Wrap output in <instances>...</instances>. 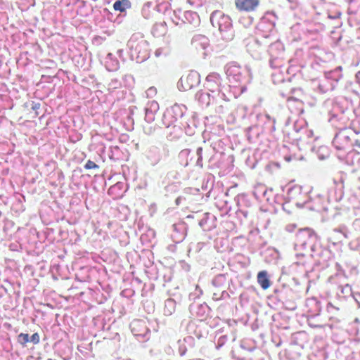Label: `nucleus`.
Masks as SVG:
<instances>
[{
  "label": "nucleus",
  "instance_id": "f257e3e1",
  "mask_svg": "<svg viewBox=\"0 0 360 360\" xmlns=\"http://www.w3.org/2000/svg\"><path fill=\"white\" fill-rule=\"evenodd\" d=\"M200 83V76L195 72H190L181 77L178 82V87L181 91H189L197 86Z\"/></svg>",
  "mask_w": 360,
  "mask_h": 360
},
{
  "label": "nucleus",
  "instance_id": "f03ea898",
  "mask_svg": "<svg viewBox=\"0 0 360 360\" xmlns=\"http://www.w3.org/2000/svg\"><path fill=\"white\" fill-rule=\"evenodd\" d=\"M210 21L213 27L218 28L220 32L226 31L231 26L229 17L218 11L212 13Z\"/></svg>",
  "mask_w": 360,
  "mask_h": 360
},
{
  "label": "nucleus",
  "instance_id": "7ed1b4c3",
  "mask_svg": "<svg viewBox=\"0 0 360 360\" xmlns=\"http://www.w3.org/2000/svg\"><path fill=\"white\" fill-rule=\"evenodd\" d=\"M236 10L240 13L256 12L260 5L261 0H234Z\"/></svg>",
  "mask_w": 360,
  "mask_h": 360
},
{
  "label": "nucleus",
  "instance_id": "20e7f679",
  "mask_svg": "<svg viewBox=\"0 0 360 360\" xmlns=\"http://www.w3.org/2000/svg\"><path fill=\"white\" fill-rule=\"evenodd\" d=\"M220 75L216 72L209 74L206 78L205 82L207 88L212 92H214L220 84Z\"/></svg>",
  "mask_w": 360,
  "mask_h": 360
},
{
  "label": "nucleus",
  "instance_id": "39448f33",
  "mask_svg": "<svg viewBox=\"0 0 360 360\" xmlns=\"http://www.w3.org/2000/svg\"><path fill=\"white\" fill-rule=\"evenodd\" d=\"M350 141L349 136L340 134L335 135L333 143L337 150H342L346 149Z\"/></svg>",
  "mask_w": 360,
  "mask_h": 360
},
{
  "label": "nucleus",
  "instance_id": "423d86ee",
  "mask_svg": "<svg viewBox=\"0 0 360 360\" xmlns=\"http://www.w3.org/2000/svg\"><path fill=\"white\" fill-rule=\"evenodd\" d=\"M257 282L263 290L268 289L271 285V281L266 271H261L257 276Z\"/></svg>",
  "mask_w": 360,
  "mask_h": 360
},
{
  "label": "nucleus",
  "instance_id": "0eeeda50",
  "mask_svg": "<svg viewBox=\"0 0 360 360\" xmlns=\"http://www.w3.org/2000/svg\"><path fill=\"white\" fill-rule=\"evenodd\" d=\"M130 7L131 3L129 0H118L116 1L113 4L114 10L120 12H124L127 8Z\"/></svg>",
  "mask_w": 360,
  "mask_h": 360
},
{
  "label": "nucleus",
  "instance_id": "6e6552de",
  "mask_svg": "<svg viewBox=\"0 0 360 360\" xmlns=\"http://www.w3.org/2000/svg\"><path fill=\"white\" fill-rule=\"evenodd\" d=\"M30 341L29 335L27 333H20L18 336V342L22 346H25Z\"/></svg>",
  "mask_w": 360,
  "mask_h": 360
},
{
  "label": "nucleus",
  "instance_id": "1a4fd4ad",
  "mask_svg": "<svg viewBox=\"0 0 360 360\" xmlns=\"http://www.w3.org/2000/svg\"><path fill=\"white\" fill-rule=\"evenodd\" d=\"M304 234L307 235L309 237H311L312 236L314 235V233L312 229H309V228H305V229L300 230V232H299V236H300Z\"/></svg>",
  "mask_w": 360,
  "mask_h": 360
},
{
  "label": "nucleus",
  "instance_id": "9d476101",
  "mask_svg": "<svg viewBox=\"0 0 360 360\" xmlns=\"http://www.w3.org/2000/svg\"><path fill=\"white\" fill-rule=\"evenodd\" d=\"M98 167H99L97 164L90 160H89L84 165V168L86 169H98Z\"/></svg>",
  "mask_w": 360,
  "mask_h": 360
},
{
  "label": "nucleus",
  "instance_id": "9b49d317",
  "mask_svg": "<svg viewBox=\"0 0 360 360\" xmlns=\"http://www.w3.org/2000/svg\"><path fill=\"white\" fill-rule=\"evenodd\" d=\"M40 338L39 335L37 333H34L31 338L30 341L32 342L34 344H38L39 342Z\"/></svg>",
  "mask_w": 360,
  "mask_h": 360
},
{
  "label": "nucleus",
  "instance_id": "f8f14e48",
  "mask_svg": "<svg viewBox=\"0 0 360 360\" xmlns=\"http://www.w3.org/2000/svg\"><path fill=\"white\" fill-rule=\"evenodd\" d=\"M39 107H40V104L39 103H33L32 108L33 110H37V109L39 108Z\"/></svg>",
  "mask_w": 360,
  "mask_h": 360
},
{
  "label": "nucleus",
  "instance_id": "ddd939ff",
  "mask_svg": "<svg viewBox=\"0 0 360 360\" xmlns=\"http://www.w3.org/2000/svg\"><path fill=\"white\" fill-rule=\"evenodd\" d=\"M354 145H355V146H356L359 148H360V141L359 140H356L355 142H354Z\"/></svg>",
  "mask_w": 360,
  "mask_h": 360
},
{
  "label": "nucleus",
  "instance_id": "4468645a",
  "mask_svg": "<svg viewBox=\"0 0 360 360\" xmlns=\"http://www.w3.org/2000/svg\"><path fill=\"white\" fill-rule=\"evenodd\" d=\"M201 150H202V148H198V153H199Z\"/></svg>",
  "mask_w": 360,
  "mask_h": 360
}]
</instances>
